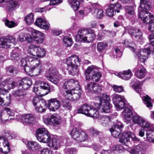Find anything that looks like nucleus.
I'll return each mask as SVG.
<instances>
[{
  "label": "nucleus",
  "instance_id": "nucleus-1",
  "mask_svg": "<svg viewBox=\"0 0 154 154\" xmlns=\"http://www.w3.org/2000/svg\"><path fill=\"white\" fill-rule=\"evenodd\" d=\"M36 137L39 142L48 143L49 147L53 149L57 150L60 147L63 142L56 137L51 134L44 128H40L36 132Z\"/></svg>",
  "mask_w": 154,
  "mask_h": 154
},
{
  "label": "nucleus",
  "instance_id": "nucleus-2",
  "mask_svg": "<svg viewBox=\"0 0 154 154\" xmlns=\"http://www.w3.org/2000/svg\"><path fill=\"white\" fill-rule=\"evenodd\" d=\"M81 60L79 57L73 54L68 57L66 60L67 70L69 74L74 76L78 72V66L80 64Z\"/></svg>",
  "mask_w": 154,
  "mask_h": 154
},
{
  "label": "nucleus",
  "instance_id": "nucleus-3",
  "mask_svg": "<svg viewBox=\"0 0 154 154\" xmlns=\"http://www.w3.org/2000/svg\"><path fill=\"white\" fill-rule=\"evenodd\" d=\"M99 68L93 65L89 66L86 70L85 75L87 80H91L97 82L102 77L101 73L98 71Z\"/></svg>",
  "mask_w": 154,
  "mask_h": 154
},
{
  "label": "nucleus",
  "instance_id": "nucleus-4",
  "mask_svg": "<svg viewBox=\"0 0 154 154\" xmlns=\"http://www.w3.org/2000/svg\"><path fill=\"white\" fill-rule=\"evenodd\" d=\"M78 36L79 39L78 41L89 43L95 39V34L91 29L83 28L80 29L78 32Z\"/></svg>",
  "mask_w": 154,
  "mask_h": 154
},
{
  "label": "nucleus",
  "instance_id": "nucleus-5",
  "mask_svg": "<svg viewBox=\"0 0 154 154\" xmlns=\"http://www.w3.org/2000/svg\"><path fill=\"white\" fill-rule=\"evenodd\" d=\"M13 134H10V131L5 130L2 136H0V151L4 154L9 152L10 148L9 142L6 138L10 139L13 138Z\"/></svg>",
  "mask_w": 154,
  "mask_h": 154
},
{
  "label": "nucleus",
  "instance_id": "nucleus-6",
  "mask_svg": "<svg viewBox=\"0 0 154 154\" xmlns=\"http://www.w3.org/2000/svg\"><path fill=\"white\" fill-rule=\"evenodd\" d=\"M82 91L81 87L76 89H72L65 91L63 93L65 97L72 101L79 99L81 95Z\"/></svg>",
  "mask_w": 154,
  "mask_h": 154
},
{
  "label": "nucleus",
  "instance_id": "nucleus-7",
  "mask_svg": "<svg viewBox=\"0 0 154 154\" xmlns=\"http://www.w3.org/2000/svg\"><path fill=\"white\" fill-rule=\"evenodd\" d=\"M70 135L74 139L79 142L85 141L88 137V135L86 132L76 128L72 130Z\"/></svg>",
  "mask_w": 154,
  "mask_h": 154
},
{
  "label": "nucleus",
  "instance_id": "nucleus-8",
  "mask_svg": "<svg viewBox=\"0 0 154 154\" xmlns=\"http://www.w3.org/2000/svg\"><path fill=\"white\" fill-rule=\"evenodd\" d=\"M28 60L29 65L31 66V68H34L35 71L37 72L35 75H37L39 74L42 70V63L40 60L37 58L28 56L27 59Z\"/></svg>",
  "mask_w": 154,
  "mask_h": 154
},
{
  "label": "nucleus",
  "instance_id": "nucleus-9",
  "mask_svg": "<svg viewBox=\"0 0 154 154\" xmlns=\"http://www.w3.org/2000/svg\"><path fill=\"white\" fill-rule=\"evenodd\" d=\"M32 102L36 111L42 112L45 111L47 105L45 100L41 99L38 97L35 96L32 99Z\"/></svg>",
  "mask_w": 154,
  "mask_h": 154
},
{
  "label": "nucleus",
  "instance_id": "nucleus-10",
  "mask_svg": "<svg viewBox=\"0 0 154 154\" xmlns=\"http://www.w3.org/2000/svg\"><path fill=\"white\" fill-rule=\"evenodd\" d=\"M16 38L13 36H7L0 38V48H9L12 44L16 43Z\"/></svg>",
  "mask_w": 154,
  "mask_h": 154
},
{
  "label": "nucleus",
  "instance_id": "nucleus-11",
  "mask_svg": "<svg viewBox=\"0 0 154 154\" xmlns=\"http://www.w3.org/2000/svg\"><path fill=\"white\" fill-rule=\"evenodd\" d=\"M48 72L49 75L46 76V79L55 84H57L62 79V76L58 73L56 69L51 68L48 70Z\"/></svg>",
  "mask_w": 154,
  "mask_h": 154
},
{
  "label": "nucleus",
  "instance_id": "nucleus-12",
  "mask_svg": "<svg viewBox=\"0 0 154 154\" xmlns=\"http://www.w3.org/2000/svg\"><path fill=\"white\" fill-rule=\"evenodd\" d=\"M28 52L31 55L38 57H44L46 53L44 48L38 46H30L28 50Z\"/></svg>",
  "mask_w": 154,
  "mask_h": 154
},
{
  "label": "nucleus",
  "instance_id": "nucleus-13",
  "mask_svg": "<svg viewBox=\"0 0 154 154\" xmlns=\"http://www.w3.org/2000/svg\"><path fill=\"white\" fill-rule=\"evenodd\" d=\"M132 119L134 124L138 125L144 128H148L150 126L149 123L138 115H134Z\"/></svg>",
  "mask_w": 154,
  "mask_h": 154
},
{
  "label": "nucleus",
  "instance_id": "nucleus-14",
  "mask_svg": "<svg viewBox=\"0 0 154 154\" xmlns=\"http://www.w3.org/2000/svg\"><path fill=\"white\" fill-rule=\"evenodd\" d=\"M136 56L139 59L140 61L143 63H144L148 58V55L150 52H153L154 50L148 47L146 48L143 49L140 51H136Z\"/></svg>",
  "mask_w": 154,
  "mask_h": 154
},
{
  "label": "nucleus",
  "instance_id": "nucleus-15",
  "mask_svg": "<svg viewBox=\"0 0 154 154\" xmlns=\"http://www.w3.org/2000/svg\"><path fill=\"white\" fill-rule=\"evenodd\" d=\"M130 138L134 142H139L140 139L136 137L135 134L130 132L124 133L119 139V141L122 144H126L130 142Z\"/></svg>",
  "mask_w": 154,
  "mask_h": 154
},
{
  "label": "nucleus",
  "instance_id": "nucleus-16",
  "mask_svg": "<svg viewBox=\"0 0 154 154\" xmlns=\"http://www.w3.org/2000/svg\"><path fill=\"white\" fill-rule=\"evenodd\" d=\"M85 88L88 92L97 94H101L102 91L101 86L92 82L88 83Z\"/></svg>",
  "mask_w": 154,
  "mask_h": 154
},
{
  "label": "nucleus",
  "instance_id": "nucleus-17",
  "mask_svg": "<svg viewBox=\"0 0 154 154\" xmlns=\"http://www.w3.org/2000/svg\"><path fill=\"white\" fill-rule=\"evenodd\" d=\"M31 33L32 36L33 41L38 44L42 43L45 38V34L33 29H32Z\"/></svg>",
  "mask_w": 154,
  "mask_h": 154
},
{
  "label": "nucleus",
  "instance_id": "nucleus-18",
  "mask_svg": "<svg viewBox=\"0 0 154 154\" xmlns=\"http://www.w3.org/2000/svg\"><path fill=\"white\" fill-rule=\"evenodd\" d=\"M15 115L14 111L9 108H5L1 112L0 118L2 122L8 119L10 116H14Z\"/></svg>",
  "mask_w": 154,
  "mask_h": 154
},
{
  "label": "nucleus",
  "instance_id": "nucleus-19",
  "mask_svg": "<svg viewBox=\"0 0 154 154\" xmlns=\"http://www.w3.org/2000/svg\"><path fill=\"white\" fill-rule=\"evenodd\" d=\"M80 87L77 80L70 79L65 82L63 85V88L68 90L76 89Z\"/></svg>",
  "mask_w": 154,
  "mask_h": 154
},
{
  "label": "nucleus",
  "instance_id": "nucleus-20",
  "mask_svg": "<svg viewBox=\"0 0 154 154\" xmlns=\"http://www.w3.org/2000/svg\"><path fill=\"white\" fill-rule=\"evenodd\" d=\"M60 106V102L56 98L51 99L48 101V108L51 111H55L59 109Z\"/></svg>",
  "mask_w": 154,
  "mask_h": 154
},
{
  "label": "nucleus",
  "instance_id": "nucleus-21",
  "mask_svg": "<svg viewBox=\"0 0 154 154\" xmlns=\"http://www.w3.org/2000/svg\"><path fill=\"white\" fill-rule=\"evenodd\" d=\"M44 122L47 125H52L53 124L58 125L60 123L61 121L58 116L52 115L47 119H45Z\"/></svg>",
  "mask_w": 154,
  "mask_h": 154
},
{
  "label": "nucleus",
  "instance_id": "nucleus-22",
  "mask_svg": "<svg viewBox=\"0 0 154 154\" xmlns=\"http://www.w3.org/2000/svg\"><path fill=\"white\" fill-rule=\"evenodd\" d=\"M128 33L134 39L136 40L142 38V33L139 29L135 28H129L128 30Z\"/></svg>",
  "mask_w": 154,
  "mask_h": 154
},
{
  "label": "nucleus",
  "instance_id": "nucleus-23",
  "mask_svg": "<svg viewBox=\"0 0 154 154\" xmlns=\"http://www.w3.org/2000/svg\"><path fill=\"white\" fill-rule=\"evenodd\" d=\"M35 24L38 27L45 30L48 29L50 26V24L48 22L40 17L36 19Z\"/></svg>",
  "mask_w": 154,
  "mask_h": 154
},
{
  "label": "nucleus",
  "instance_id": "nucleus-24",
  "mask_svg": "<svg viewBox=\"0 0 154 154\" xmlns=\"http://www.w3.org/2000/svg\"><path fill=\"white\" fill-rule=\"evenodd\" d=\"M95 105L98 109H100L101 111L106 113L109 112L112 107V105L109 102L95 103Z\"/></svg>",
  "mask_w": 154,
  "mask_h": 154
},
{
  "label": "nucleus",
  "instance_id": "nucleus-25",
  "mask_svg": "<svg viewBox=\"0 0 154 154\" xmlns=\"http://www.w3.org/2000/svg\"><path fill=\"white\" fill-rule=\"evenodd\" d=\"M123 127V125L121 123L113 125L110 129L112 135L115 137H118L120 134L121 129Z\"/></svg>",
  "mask_w": 154,
  "mask_h": 154
},
{
  "label": "nucleus",
  "instance_id": "nucleus-26",
  "mask_svg": "<svg viewBox=\"0 0 154 154\" xmlns=\"http://www.w3.org/2000/svg\"><path fill=\"white\" fill-rule=\"evenodd\" d=\"M20 87H21L24 90L29 88L32 84L31 79L29 78H23L19 82Z\"/></svg>",
  "mask_w": 154,
  "mask_h": 154
},
{
  "label": "nucleus",
  "instance_id": "nucleus-27",
  "mask_svg": "<svg viewBox=\"0 0 154 154\" xmlns=\"http://www.w3.org/2000/svg\"><path fill=\"white\" fill-rule=\"evenodd\" d=\"M3 86L7 87L8 89H13L17 85V83L11 78H7L2 82Z\"/></svg>",
  "mask_w": 154,
  "mask_h": 154
},
{
  "label": "nucleus",
  "instance_id": "nucleus-28",
  "mask_svg": "<svg viewBox=\"0 0 154 154\" xmlns=\"http://www.w3.org/2000/svg\"><path fill=\"white\" fill-rule=\"evenodd\" d=\"M122 115L124 119L125 122L128 123L132 119L133 113L130 109L126 108L122 112Z\"/></svg>",
  "mask_w": 154,
  "mask_h": 154
},
{
  "label": "nucleus",
  "instance_id": "nucleus-29",
  "mask_svg": "<svg viewBox=\"0 0 154 154\" xmlns=\"http://www.w3.org/2000/svg\"><path fill=\"white\" fill-rule=\"evenodd\" d=\"M144 148V145L142 143H140L136 146L133 149L131 150V154H145L143 151Z\"/></svg>",
  "mask_w": 154,
  "mask_h": 154
},
{
  "label": "nucleus",
  "instance_id": "nucleus-30",
  "mask_svg": "<svg viewBox=\"0 0 154 154\" xmlns=\"http://www.w3.org/2000/svg\"><path fill=\"white\" fill-rule=\"evenodd\" d=\"M91 107V106L88 104H83L78 108L77 112L79 113L83 114L86 116Z\"/></svg>",
  "mask_w": 154,
  "mask_h": 154
},
{
  "label": "nucleus",
  "instance_id": "nucleus-31",
  "mask_svg": "<svg viewBox=\"0 0 154 154\" xmlns=\"http://www.w3.org/2000/svg\"><path fill=\"white\" fill-rule=\"evenodd\" d=\"M6 69L7 74L11 76H15L18 72L17 68L12 65L7 67Z\"/></svg>",
  "mask_w": 154,
  "mask_h": 154
},
{
  "label": "nucleus",
  "instance_id": "nucleus-32",
  "mask_svg": "<svg viewBox=\"0 0 154 154\" xmlns=\"http://www.w3.org/2000/svg\"><path fill=\"white\" fill-rule=\"evenodd\" d=\"M132 75L131 71L130 69H128L120 72L119 77L124 80H128L131 78Z\"/></svg>",
  "mask_w": 154,
  "mask_h": 154
},
{
  "label": "nucleus",
  "instance_id": "nucleus-33",
  "mask_svg": "<svg viewBox=\"0 0 154 154\" xmlns=\"http://www.w3.org/2000/svg\"><path fill=\"white\" fill-rule=\"evenodd\" d=\"M27 145L29 149L33 151H37L41 148L40 145L35 141H29Z\"/></svg>",
  "mask_w": 154,
  "mask_h": 154
},
{
  "label": "nucleus",
  "instance_id": "nucleus-34",
  "mask_svg": "<svg viewBox=\"0 0 154 154\" xmlns=\"http://www.w3.org/2000/svg\"><path fill=\"white\" fill-rule=\"evenodd\" d=\"M100 114L97 109L94 107L91 106L90 109L87 115V116L94 118H98Z\"/></svg>",
  "mask_w": 154,
  "mask_h": 154
},
{
  "label": "nucleus",
  "instance_id": "nucleus-35",
  "mask_svg": "<svg viewBox=\"0 0 154 154\" xmlns=\"http://www.w3.org/2000/svg\"><path fill=\"white\" fill-rule=\"evenodd\" d=\"M21 119L23 122L29 124L32 123L34 120L33 116L29 114H25L22 115L21 117Z\"/></svg>",
  "mask_w": 154,
  "mask_h": 154
},
{
  "label": "nucleus",
  "instance_id": "nucleus-36",
  "mask_svg": "<svg viewBox=\"0 0 154 154\" xmlns=\"http://www.w3.org/2000/svg\"><path fill=\"white\" fill-rule=\"evenodd\" d=\"M40 87L41 89L43 90L42 94L43 96H44L48 94L50 92V86L48 84L44 82H41Z\"/></svg>",
  "mask_w": 154,
  "mask_h": 154
},
{
  "label": "nucleus",
  "instance_id": "nucleus-37",
  "mask_svg": "<svg viewBox=\"0 0 154 154\" xmlns=\"http://www.w3.org/2000/svg\"><path fill=\"white\" fill-rule=\"evenodd\" d=\"M122 43L127 47H129L130 49L135 52L136 51L135 44L131 40H125L122 41Z\"/></svg>",
  "mask_w": 154,
  "mask_h": 154
},
{
  "label": "nucleus",
  "instance_id": "nucleus-38",
  "mask_svg": "<svg viewBox=\"0 0 154 154\" xmlns=\"http://www.w3.org/2000/svg\"><path fill=\"white\" fill-rule=\"evenodd\" d=\"M132 83H133L132 86L133 88L138 93H139L141 90V87L143 84V82L137 80H132Z\"/></svg>",
  "mask_w": 154,
  "mask_h": 154
},
{
  "label": "nucleus",
  "instance_id": "nucleus-39",
  "mask_svg": "<svg viewBox=\"0 0 154 154\" xmlns=\"http://www.w3.org/2000/svg\"><path fill=\"white\" fill-rule=\"evenodd\" d=\"M146 136L147 140L150 142L154 143V130H148L146 131Z\"/></svg>",
  "mask_w": 154,
  "mask_h": 154
},
{
  "label": "nucleus",
  "instance_id": "nucleus-40",
  "mask_svg": "<svg viewBox=\"0 0 154 154\" xmlns=\"http://www.w3.org/2000/svg\"><path fill=\"white\" fill-rule=\"evenodd\" d=\"M24 20L26 24L30 25L34 21V15L32 13L28 14L25 17Z\"/></svg>",
  "mask_w": 154,
  "mask_h": 154
},
{
  "label": "nucleus",
  "instance_id": "nucleus-41",
  "mask_svg": "<svg viewBox=\"0 0 154 154\" xmlns=\"http://www.w3.org/2000/svg\"><path fill=\"white\" fill-rule=\"evenodd\" d=\"M147 0H140V4L139 7L141 10H149L151 6L146 3Z\"/></svg>",
  "mask_w": 154,
  "mask_h": 154
},
{
  "label": "nucleus",
  "instance_id": "nucleus-42",
  "mask_svg": "<svg viewBox=\"0 0 154 154\" xmlns=\"http://www.w3.org/2000/svg\"><path fill=\"white\" fill-rule=\"evenodd\" d=\"M146 74V70L144 68L138 70L135 74V75L140 79L143 78Z\"/></svg>",
  "mask_w": 154,
  "mask_h": 154
},
{
  "label": "nucleus",
  "instance_id": "nucleus-43",
  "mask_svg": "<svg viewBox=\"0 0 154 154\" xmlns=\"http://www.w3.org/2000/svg\"><path fill=\"white\" fill-rule=\"evenodd\" d=\"M7 6L11 10L13 9H17L19 6L18 2L14 0H11L9 1L7 4Z\"/></svg>",
  "mask_w": 154,
  "mask_h": 154
},
{
  "label": "nucleus",
  "instance_id": "nucleus-44",
  "mask_svg": "<svg viewBox=\"0 0 154 154\" xmlns=\"http://www.w3.org/2000/svg\"><path fill=\"white\" fill-rule=\"evenodd\" d=\"M107 44L105 42H100L97 45L98 51L101 52L103 51L107 47Z\"/></svg>",
  "mask_w": 154,
  "mask_h": 154
},
{
  "label": "nucleus",
  "instance_id": "nucleus-45",
  "mask_svg": "<svg viewBox=\"0 0 154 154\" xmlns=\"http://www.w3.org/2000/svg\"><path fill=\"white\" fill-rule=\"evenodd\" d=\"M142 20L144 23L146 24L149 23V25L150 23H152L154 20V16L150 14L149 16L146 15V17H144Z\"/></svg>",
  "mask_w": 154,
  "mask_h": 154
},
{
  "label": "nucleus",
  "instance_id": "nucleus-46",
  "mask_svg": "<svg viewBox=\"0 0 154 154\" xmlns=\"http://www.w3.org/2000/svg\"><path fill=\"white\" fill-rule=\"evenodd\" d=\"M142 99L144 101V103L147 107L151 108L152 104L151 101V98L148 95L143 97Z\"/></svg>",
  "mask_w": 154,
  "mask_h": 154
},
{
  "label": "nucleus",
  "instance_id": "nucleus-47",
  "mask_svg": "<svg viewBox=\"0 0 154 154\" xmlns=\"http://www.w3.org/2000/svg\"><path fill=\"white\" fill-rule=\"evenodd\" d=\"M102 95V97L100 98L99 97H98L100 103V102H104L106 103V102H109V101H110V98L109 96L106 94H101Z\"/></svg>",
  "mask_w": 154,
  "mask_h": 154
},
{
  "label": "nucleus",
  "instance_id": "nucleus-48",
  "mask_svg": "<svg viewBox=\"0 0 154 154\" xmlns=\"http://www.w3.org/2000/svg\"><path fill=\"white\" fill-rule=\"evenodd\" d=\"M109 8L107 10H118L123 9L122 5L119 2L114 4H110L109 6Z\"/></svg>",
  "mask_w": 154,
  "mask_h": 154
},
{
  "label": "nucleus",
  "instance_id": "nucleus-49",
  "mask_svg": "<svg viewBox=\"0 0 154 154\" xmlns=\"http://www.w3.org/2000/svg\"><path fill=\"white\" fill-rule=\"evenodd\" d=\"M92 14L98 18H101L103 16L104 13L103 10H92Z\"/></svg>",
  "mask_w": 154,
  "mask_h": 154
},
{
  "label": "nucleus",
  "instance_id": "nucleus-50",
  "mask_svg": "<svg viewBox=\"0 0 154 154\" xmlns=\"http://www.w3.org/2000/svg\"><path fill=\"white\" fill-rule=\"evenodd\" d=\"M62 104L65 109L66 110L71 109V104L68 100L65 99L63 100L62 101Z\"/></svg>",
  "mask_w": 154,
  "mask_h": 154
},
{
  "label": "nucleus",
  "instance_id": "nucleus-51",
  "mask_svg": "<svg viewBox=\"0 0 154 154\" xmlns=\"http://www.w3.org/2000/svg\"><path fill=\"white\" fill-rule=\"evenodd\" d=\"M20 56L19 54L16 51L13 50L10 54V59L12 60H18Z\"/></svg>",
  "mask_w": 154,
  "mask_h": 154
},
{
  "label": "nucleus",
  "instance_id": "nucleus-52",
  "mask_svg": "<svg viewBox=\"0 0 154 154\" xmlns=\"http://www.w3.org/2000/svg\"><path fill=\"white\" fill-rule=\"evenodd\" d=\"M3 21L5 26L9 28H12L17 26L16 23L13 21H9L6 19H3Z\"/></svg>",
  "mask_w": 154,
  "mask_h": 154
},
{
  "label": "nucleus",
  "instance_id": "nucleus-53",
  "mask_svg": "<svg viewBox=\"0 0 154 154\" xmlns=\"http://www.w3.org/2000/svg\"><path fill=\"white\" fill-rule=\"evenodd\" d=\"M63 41L65 46L66 47L71 46L73 43L72 39L67 36L64 37Z\"/></svg>",
  "mask_w": 154,
  "mask_h": 154
},
{
  "label": "nucleus",
  "instance_id": "nucleus-54",
  "mask_svg": "<svg viewBox=\"0 0 154 154\" xmlns=\"http://www.w3.org/2000/svg\"><path fill=\"white\" fill-rule=\"evenodd\" d=\"M70 3L72 8L74 9V10H78L79 9L80 3L78 1L73 0Z\"/></svg>",
  "mask_w": 154,
  "mask_h": 154
},
{
  "label": "nucleus",
  "instance_id": "nucleus-55",
  "mask_svg": "<svg viewBox=\"0 0 154 154\" xmlns=\"http://www.w3.org/2000/svg\"><path fill=\"white\" fill-rule=\"evenodd\" d=\"M25 90L23 88L22 89L20 88L17 91H14L13 92V94L17 96H23L26 94Z\"/></svg>",
  "mask_w": 154,
  "mask_h": 154
},
{
  "label": "nucleus",
  "instance_id": "nucleus-56",
  "mask_svg": "<svg viewBox=\"0 0 154 154\" xmlns=\"http://www.w3.org/2000/svg\"><path fill=\"white\" fill-rule=\"evenodd\" d=\"M115 107L119 110L123 109L125 106V103L123 99L114 104Z\"/></svg>",
  "mask_w": 154,
  "mask_h": 154
},
{
  "label": "nucleus",
  "instance_id": "nucleus-57",
  "mask_svg": "<svg viewBox=\"0 0 154 154\" xmlns=\"http://www.w3.org/2000/svg\"><path fill=\"white\" fill-rule=\"evenodd\" d=\"M139 17L141 19H143L144 17H146V15L149 16L150 14L148 12L147 10H139Z\"/></svg>",
  "mask_w": 154,
  "mask_h": 154
},
{
  "label": "nucleus",
  "instance_id": "nucleus-58",
  "mask_svg": "<svg viewBox=\"0 0 154 154\" xmlns=\"http://www.w3.org/2000/svg\"><path fill=\"white\" fill-rule=\"evenodd\" d=\"M112 100L114 104L118 103V102L121 101L123 99L120 95L117 94H113L112 95Z\"/></svg>",
  "mask_w": 154,
  "mask_h": 154
},
{
  "label": "nucleus",
  "instance_id": "nucleus-59",
  "mask_svg": "<svg viewBox=\"0 0 154 154\" xmlns=\"http://www.w3.org/2000/svg\"><path fill=\"white\" fill-rule=\"evenodd\" d=\"M149 39L151 44H148L147 45H149V48L154 50V35L152 34H150L149 36Z\"/></svg>",
  "mask_w": 154,
  "mask_h": 154
},
{
  "label": "nucleus",
  "instance_id": "nucleus-60",
  "mask_svg": "<svg viewBox=\"0 0 154 154\" xmlns=\"http://www.w3.org/2000/svg\"><path fill=\"white\" fill-rule=\"evenodd\" d=\"M89 131L90 134L93 136H97L101 134V132L97 131L96 129L93 128H90Z\"/></svg>",
  "mask_w": 154,
  "mask_h": 154
},
{
  "label": "nucleus",
  "instance_id": "nucleus-61",
  "mask_svg": "<svg viewBox=\"0 0 154 154\" xmlns=\"http://www.w3.org/2000/svg\"><path fill=\"white\" fill-rule=\"evenodd\" d=\"M64 154H73L75 152V149L70 148H66L63 150Z\"/></svg>",
  "mask_w": 154,
  "mask_h": 154
},
{
  "label": "nucleus",
  "instance_id": "nucleus-62",
  "mask_svg": "<svg viewBox=\"0 0 154 154\" xmlns=\"http://www.w3.org/2000/svg\"><path fill=\"white\" fill-rule=\"evenodd\" d=\"M43 90L41 89L40 86H38L36 85L35 86L33 89V91L37 94H40L42 95V91Z\"/></svg>",
  "mask_w": 154,
  "mask_h": 154
},
{
  "label": "nucleus",
  "instance_id": "nucleus-63",
  "mask_svg": "<svg viewBox=\"0 0 154 154\" xmlns=\"http://www.w3.org/2000/svg\"><path fill=\"white\" fill-rule=\"evenodd\" d=\"M99 119L100 122L102 123L106 124L109 121V118L106 116H101Z\"/></svg>",
  "mask_w": 154,
  "mask_h": 154
},
{
  "label": "nucleus",
  "instance_id": "nucleus-64",
  "mask_svg": "<svg viewBox=\"0 0 154 154\" xmlns=\"http://www.w3.org/2000/svg\"><path fill=\"white\" fill-rule=\"evenodd\" d=\"M113 90L116 92L120 93L124 91L123 87L121 86H118L116 85H114L112 87Z\"/></svg>",
  "mask_w": 154,
  "mask_h": 154
}]
</instances>
